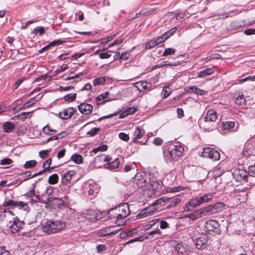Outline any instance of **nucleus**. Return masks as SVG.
Returning <instances> with one entry per match:
<instances>
[{
    "label": "nucleus",
    "instance_id": "1",
    "mask_svg": "<svg viewBox=\"0 0 255 255\" xmlns=\"http://www.w3.org/2000/svg\"><path fill=\"white\" fill-rule=\"evenodd\" d=\"M150 173L138 172L136 174L134 180V186L143 191H155L159 187V183L152 178Z\"/></svg>",
    "mask_w": 255,
    "mask_h": 255
},
{
    "label": "nucleus",
    "instance_id": "2",
    "mask_svg": "<svg viewBox=\"0 0 255 255\" xmlns=\"http://www.w3.org/2000/svg\"><path fill=\"white\" fill-rule=\"evenodd\" d=\"M66 227V223L60 220H48L41 227L43 232L50 235L57 233Z\"/></svg>",
    "mask_w": 255,
    "mask_h": 255
},
{
    "label": "nucleus",
    "instance_id": "3",
    "mask_svg": "<svg viewBox=\"0 0 255 255\" xmlns=\"http://www.w3.org/2000/svg\"><path fill=\"white\" fill-rule=\"evenodd\" d=\"M222 204L221 203H217L214 205H210L206 207L201 208L194 211L193 213L186 215L185 217H188L192 220H196L202 216L214 214L217 213L218 208H221Z\"/></svg>",
    "mask_w": 255,
    "mask_h": 255
},
{
    "label": "nucleus",
    "instance_id": "4",
    "mask_svg": "<svg viewBox=\"0 0 255 255\" xmlns=\"http://www.w3.org/2000/svg\"><path fill=\"white\" fill-rule=\"evenodd\" d=\"M129 214L128 205L126 203L120 204L116 208L110 209L109 211L110 218H116L117 220L124 219Z\"/></svg>",
    "mask_w": 255,
    "mask_h": 255
},
{
    "label": "nucleus",
    "instance_id": "5",
    "mask_svg": "<svg viewBox=\"0 0 255 255\" xmlns=\"http://www.w3.org/2000/svg\"><path fill=\"white\" fill-rule=\"evenodd\" d=\"M4 218L7 222V226L12 233L18 232L21 227L23 223L18 219H15L11 211H5Z\"/></svg>",
    "mask_w": 255,
    "mask_h": 255
},
{
    "label": "nucleus",
    "instance_id": "6",
    "mask_svg": "<svg viewBox=\"0 0 255 255\" xmlns=\"http://www.w3.org/2000/svg\"><path fill=\"white\" fill-rule=\"evenodd\" d=\"M201 156L206 158H209L213 160H219L220 157L219 152L210 147L204 148Z\"/></svg>",
    "mask_w": 255,
    "mask_h": 255
},
{
    "label": "nucleus",
    "instance_id": "7",
    "mask_svg": "<svg viewBox=\"0 0 255 255\" xmlns=\"http://www.w3.org/2000/svg\"><path fill=\"white\" fill-rule=\"evenodd\" d=\"M145 134V130L144 129L139 128V127L136 128L134 132L132 141L134 142H137L142 145H144L147 142V139H143L140 141L141 139Z\"/></svg>",
    "mask_w": 255,
    "mask_h": 255
},
{
    "label": "nucleus",
    "instance_id": "8",
    "mask_svg": "<svg viewBox=\"0 0 255 255\" xmlns=\"http://www.w3.org/2000/svg\"><path fill=\"white\" fill-rule=\"evenodd\" d=\"M220 225L218 222L214 220H211L207 221L205 225V228L207 231L213 232L215 234L220 232Z\"/></svg>",
    "mask_w": 255,
    "mask_h": 255
},
{
    "label": "nucleus",
    "instance_id": "9",
    "mask_svg": "<svg viewBox=\"0 0 255 255\" xmlns=\"http://www.w3.org/2000/svg\"><path fill=\"white\" fill-rule=\"evenodd\" d=\"M4 206H13L14 207H19V208L24 210H26L28 209V206L27 204L23 203L21 201L14 202L12 200H5L3 202Z\"/></svg>",
    "mask_w": 255,
    "mask_h": 255
},
{
    "label": "nucleus",
    "instance_id": "10",
    "mask_svg": "<svg viewBox=\"0 0 255 255\" xmlns=\"http://www.w3.org/2000/svg\"><path fill=\"white\" fill-rule=\"evenodd\" d=\"M78 108L81 114L87 115L90 114L92 112L93 107L90 104L83 103L78 106Z\"/></svg>",
    "mask_w": 255,
    "mask_h": 255
},
{
    "label": "nucleus",
    "instance_id": "11",
    "mask_svg": "<svg viewBox=\"0 0 255 255\" xmlns=\"http://www.w3.org/2000/svg\"><path fill=\"white\" fill-rule=\"evenodd\" d=\"M233 175L235 180L240 181L246 178L247 173L246 170L241 169H235L233 172Z\"/></svg>",
    "mask_w": 255,
    "mask_h": 255
},
{
    "label": "nucleus",
    "instance_id": "12",
    "mask_svg": "<svg viewBox=\"0 0 255 255\" xmlns=\"http://www.w3.org/2000/svg\"><path fill=\"white\" fill-rule=\"evenodd\" d=\"M201 127L206 131H211L216 128L217 124L216 123L204 120L201 124Z\"/></svg>",
    "mask_w": 255,
    "mask_h": 255
},
{
    "label": "nucleus",
    "instance_id": "13",
    "mask_svg": "<svg viewBox=\"0 0 255 255\" xmlns=\"http://www.w3.org/2000/svg\"><path fill=\"white\" fill-rule=\"evenodd\" d=\"M74 112L75 109L72 107H69L60 112L59 116L63 119H68L72 116Z\"/></svg>",
    "mask_w": 255,
    "mask_h": 255
},
{
    "label": "nucleus",
    "instance_id": "14",
    "mask_svg": "<svg viewBox=\"0 0 255 255\" xmlns=\"http://www.w3.org/2000/svg\"><path fill=\"white\" fill-rule=\"evenodd\" d=\"M207 243V240L205 237H201L195 241V244L198 249H204Z\"/></svg>",
    "mask_w": 255,
    "mask_h": 255
},
{
    "label": "nucleus",
    "instance_id": "15",
    "mask_svg": "<svg viewBox=\"0 0 255 255\" xmlns=\"http://www.w3.org/2000/svg\"><path fill=\"white\" fill-rule=\"evenodd\" d=\"M26 196L31 202L40 201L43 203H45L47 201H50L49 198H47V199H40L38 195L35 194L34 192H29L28 194H26Z\"/></svg>",
    "mask_w": 255,
    "mask_h": 255
},
{
    "label": "nucleus",
    "instance_id": "16",
    "mask_svg": "<svg viewBox=\"0 0 255 255\" xmlns=\"http://www.w3.org/2000/svg\"><path fill=\"white\" fill-rule=\"evenodd\" d=\"M217 119V115L216 112L213 109L208 110L205 120L216 123Z\"/></svg>",
    "mask_w": 255,
    "mask_h": 255
},
{
    "label": "nucleus",
    "instance_id": "17",
    "mask_svg": "<svg viewBox=\"0 0 255 255\" xmlns=\"http://www.w3.org/2000/svg\"><path fill=\"white\" fill-rule=\"evenodd\" d=\"M159 39V36L156 38H154L150 40L146 45L145 48L147 49H150L153 48L156 45L159 44L160 43L163 42L161 41V39Z\"/></svg>",
    "mask_w": 255,
    "mask_h": 255
},
{
    "label": "nucleus",
    "instance_id": "18",
    "mask_svg": "<svg viewBox=\"0 0 255 255\" xmlns=\"http://www.w3.org/2000/svg\"><path fill=\"white\" fill-rule=\"evenodd\" d=\"M151 84L146 81H140L136 83V87L139 91L149 89L151 87Z\"/></svg>",
    "mask_w": 255,
    "mask_h": 255
},
{
    "label": "nucleus",
    "instance_id": "19",
    "mask_svg": "<svg viewBox=\"0 0 255 255\" xmlns=\"http://www.w3.org/2000/svg\"><path fill=\"white\" fill-rule=\"evenodd\" d=\"M117 231H111L110 228H106L105 229L100 230L97 232V235L99 237H105L107 235H111L116 234Z\"/></svg>",
    "mask_w": 255,
    "mask_h": 255
},
{
    "label": "nucleus",
    "instance_id": "20",
    "mask_svg": "<svg viewBox=\"0 0 255 255\" xmlns=\"http://www.w3.org/2000/svg\"><path fill=\"white\" fill-rule=\"evenodd\" d=\"M177 31V27H174L169 31L164 33L162 35L159 36V39L161 41H164L170 36L172 35Z\"/></svg>",
    "mask_w": 255,
    "mask_h": 255
},
{
    "label": "nucleus",
    "instance_id": "21",
    "mask_svg": "<svg viewBox=\"0 0 255 255\" xmlns=\"http://www.w3.org/2000/svg\"><path fill=\"white\" fill-rule=\"evenodd\" d=\"M177 31V27H174L169 31L164 33L162 35L159 36V39L161 41H164L170 36L172 35Z\"/></svg>",
    "mask_w": 255,
    "mask_h": 255
},
{
    "label": "nucleus",
    "instance_id": "22",
    "mask_svg": "<svg viewBox=\"0 0 255 255\" xmlns=\"http://www.w3.org/2000/svg\"><path fill=\"white\" fill-rule=\"evenodd\" d=\"M120 161L118 158H116L114 161L106 163L104 165V167L107 169H115L119 167Z\"/></svg>",
    "mask_w": 255,
    "mask_h": 255
},
{
    "label": "nucleus",
    "instance_id": "23",
    "mask_svg": "<svg viewBox=\"0 0 255 255\" xmlns=\"http://www.w3.org/2000/svg\"><path fill=\"white\" fill-rule=\"evenodd\" d=\"M85 219H81L82 222H92L95 220V216L93 215V212L92 210H88L86 212Z\"/></svg>",
    "mask_w": 255,
    "mask_h": 255
},
{
    "label": "nucleus",
    "instance_id": "24",
    "mask_svg": "<svg viewBox=\"0 0 255 255\" xmlns=\"http://www.w3.org/2000/svg\"><path fill=\"white\" fill-rule=\"evenodd\" d=\"M14 125L10 122L4 123L3 125V129L4 132H10L14 128Z\"/></svg>",
    "mask_w": 255,
    "mask_h": 255
},
{
    "label": "nucleus",
    "instance_id": "25",
    "mask_svg": "<svg viewBox=\"0 0 255 255\" xmlns=\"http://www.w3.org/2000/svg\"><path fill=\"white\" fill-rule=\"evenodd\" d=\"M187 91L189 93H195L199 95H204L206 93L205 91L194 86L189 87Z\"/></svg>",
    "mask_w": 255,
    "mask_h": 255
},
{
    "label": "nucleus",
    "instance_id": "26",
    "mask_svg": "<svg viewBox=\"0 0 255 255\" xmlns=\"http://www.w3.org/2000/svg\"><path fill=\"white\" fill-rule=\"evenodd\" d=\"M187 91L189 93H195L199 95H204L206 93L205 91L194 86L189 87Z\"/></svg>",
    "mask_w": 255,
    "mask_h": 255
},
{
    "label": "nucleus",
    "instance_id": "27",
    "mask_svg": "<svg viewBox=\"0 0 255 255\" xmlns=\"http://www.w3.org/2000/svg\"><path fill=\"white\" fill-rule=\"evenodd\" d=\"M187 91L189 93H195L199 95H204L206 93L205 91L194 86L189 87Z\"/></svg>",
    "mask_w": 255,
    "mask_h": 255
},
{
    "label": "nucleus",
    "instance_id": "28",
    "mask_svg": "<svg viewBox=\"0 0 255 255\" xmlns=\"http://www.w3.org/2000/svg\"><path fill=\"white\" fill-rule=\"evenodd\" d=\"M235 126V123L232 121L223 122L221 128L223 130H230Z\"/></svg>",
    "mask_w": 255,
    "mask_h": 255
},
{
    "label": "nucleus",
    "instance_id": "29",
    "mask_svg": "<svg viewBox=\"0 0 255 255\" xmlns=\"http://www.w3.org/2000/svg\"><path fill=\"white\" fill-rule=\"evenodd\" d=\"M83 159L82 155L77 154H73L71 157V159L77 164L82 163L83 162Z\"/></svg>",
    "mask_w": 255,
    "mask_h": 255
},
{
    "label": "nucleus",
    "instance_id": "30",
    "mask_svg": "<svg viewBox=\"0 0 255 255\" xmlns=\"http://www.w3.org/2000/svg\"><path fill=\"white\" fill-rule=\"evenodd\" d=\"M106 82V78L104 77L96 78L93 80V85L94 86L99 85H103Z\"/></svg>",
    "mask_w": 255,
    "mask_h": 255
},
{
    "label": "nucleus",
    "instance_id": "31",
    "mask_svg": "<svg viewBox=\"0 0 255 255\" xmlns=\"http://www.w3.org/2000/svg\"><path fill=\"white\" fill-rule=\"evenodd\" d=\"M213 73V70L211 68H207L206 69L204 70L203 71H200L199 73L198 76L200 78H204L207 76V75H209Z\"/></svg>",
    "mask_w": 255,
    "mask_h": 255
},
{
    "label": "nucleus",
    "instance_id": "32",
    "mask_svg": "<svg viewBox=\"0 0 255 255\" xmlns=\"http://www.w3.org/2000/svg\"><path fill=\"white\" fill-rule=\"evenodd\" d=\"M109 93L107 92L104 94H102L96 98V101L98 104H101L104 103L105 101H107L106 99L107 98Z\"/></svg>",
    "mask_w": 255,
    "mask_h": 255
},
{
    "label": "nucleus",
    "instance_id": "33",
    "mask_svg": "<svg viewBox=\"0 0 255 255\" xmlns=\"http://www.w3.org/2000/svg\"><path fill=\"white\" fill-rule=\"evenodd\" d=\"M172 149L176 153V155L181 156L184 151V148L181 145H175L173 146Z\"/></svg>",
    "mask_w": 255,
    "mask_h": 255
},
{
    "label": "nucleus",
    "instance_id": "34",
    "mask_svg": "<svg viewBox=\"0 0 255 255\" xmlns=\"http://www.w3.org/2000/svg\"><path fill=\"white\" fill-rule=\"evenodd\" d=\"M201 204L199 197H197L196 198H193L191 199L188 202V204L189 206L192 207H195L197 206H199Z\"/></svg>",
    "mask_w": 255,
    "mask_h": 255
},
{
    "label": "nucleus",
    "instance_id": "35",
    "mask_svg": "<svg viewBox=\"0 0 255 255\" xmlns=\"http://www.w3.org/2000/svg\"><path fill=\"white\" fill-rule=\"evenodd\" d=\"M136 109L134 108L130 107L126 111L123 112L120 115V117L122 118L125 117L126 116L135 113Z\"/></svg>",
    "mask_w": 255,
    "mask_h": 255
},
{
    "label": "nucleus",
    "instance_id": "36",
    "mask_svg": "<svg viewBox=\"0 0 255 255\" xmlns=\"http://www.w3.org/2000/svg\"><path fill=\"white\" fill-rule=\"evenodd\" d=\"M174 249L180 254H183L186 251V247H184L183 245L180 244H176L174 247Z\"/></svg>",
    "mask_w": 255,
    "mask_h": 255
},
{
    "label": "nucleus",
    "instance_id": "37",
    "mask_svg": "<svg viewBox=\"0 0 255 255\" xmlns=\"http://www.w3.org/2000/svg\"><path fill=\"white\" fill-rule=\"evenodd\" d=\"M108 147L106 144H102L100 145L99 147L94 148L92 149V152L94 154H96L99 151H105L107 150Z\"/></svg>",
    "mask_w": 255,
    "mask_h": 255
},
{
    "label": "nucleus",
    "instance_id": "38",
    "mask_svg": "<svg viewBox=\"0 0 255 255\" xmlns=\"http://www.w3.org/2000/svg\"><path fill=\"white\" fill-rule=\"evenodd\" d=\"M212 197H213L212 194L211 193H209L204 196L200 197L199 199H200V201L202 204L204 202H208L209 200H210L212 198Z\"/></svg>",
    "mask_w": 255,
    "mask_h": 255
},
{
    "label": "nucleus",
    "instance_id": "39",
    "mask_svg": "<svg viewBox=\"0 0 255 255\" xmlns=\"http://www.w3.org/2000/svg\"><path fill=\"white\" fill-rule=\"evenodd\" d=\"M36 161L34 160H31L26 161L24 164L23 167L26 169H29L34 167L36 165Z\"/></svg>",
    "mask_w": 255,
    "mask_h": 255
},
{
    "label": "nucleus",
    "instance_id": "40",
    "mask_svg": "<svg viewBox=\"0 0 255 255\" xmlns=\"http://www.w3.org/2000/svg\"><path fill=\"white\" fill-rule=\"evenodd\" d=\"M170 199V198H168L167 197H163L162 198H160L159 199H157L154 203H153V205L155 206L158 204H162V203L164 202H168V200Z\"/></svg>",
    "mask_w": 255,
    "mask_h": 255
},
{
    "label": "nucleus",
    "instance_id": "41",
    "mask_svg": "<svg viewBox=\"0 0 255 255\" xmlns=\"http://www.w3.org/2000/svg\"><path fill=\"white\" fill-rule=\"evenodd\" d=\"M159 221V219H155L152 220H151L149 222L148 224H146L144 226L145 230H148L150 229L153 226H154L155 224L158 222Z\"/></svg>",
    "mask_w": 255,
    "mask_h": 255
},
{
    "label": "nucleus",
    "instance_id": "42",
    "mask_svg": "<svg viewBox=\"0 0 255 255\" xmlns=\"http://www.w3.org/2000/svg\"><path fill=\"white\" fill-rule=\"evenodd\" d=\"M58 176L56 174H53L50 176L48 178V182L51 184H54L58 182Z\"/></svg>",
    "mask_w": 255,
    "mask_h": 255
},
{
    "label": "nucleus",
    "instance_id": "43",
    "mask_svg": "<svg viewBox=\"0 0 255 255\" xmlns=\"http://www.w3.org/2000/svg\"><path fill=\"white\" fill-rule=\"evenodd\" d=\"M61 41L60 40H54L50 42L48 45L46 46L45 47H43L42 49L40 50V52H41L42 50H47L49 49V48L51 46H53L56 45H59V44L61 43Z\"/></svg>",
    "mask_w": 255,
    "mask_h": 255
},
{
    "label": "nucleus",
    "instance_id": "44",
    "mask_svg": "<svg viewBox=\"0 0 255 255\" xmlns=\"http://www.w3.org/2000/svg\"><path fill=\"white\" fill-rule=\"evenodd\" d=\"M76 93L69 94L65 95L64 97V99L66 101L72 102L76 99Z\"/></svg>",
    "mask_w": 255,
    "mask_h": 255
},
{
    "label": "nucleus",
    "instance_id": "45",
    "mask_svg": "<svg viewBox=\"0 0 255 255\" xmlns=\"http://www.w3.org/2000/svg\"><path fill=\"white\" fill-rule=\"evenodd\" d=\"M51 158H49L47 160L44 162L43 164V167L44 168V171H47L49 170L50 169H53V167L50 168V165L51 163Z\"/></svg>",
    "mask_w": 255,
    "mask_h": 255
},
{
    "label": "nucleus",
    "instance_id": "46",
    "mask_svg": "<svg viewBox=\"0 0 255 255\" xmlns=\"http://www.w3.org/2000/svg\"><path fill=\"white\" fill-rule=\"evenodd\" d=\"M65 135H66L65 132H63V133L58 134L56 135L52 136L47 139V142H48L50 141L56 140L58 138H61V137L64 136Z\"/></svg>",
    "mask_w": 255,
    "mask_h": 255
},
{
    "label": "nucleus",
    "instance_id": "47",
    "mask_svg": "<svg viewBox=\"0 0 255 255\" xmlns=\"http://www.w3.org/2000/svg\"><path fill=\"white\" fill-rule=\"evenodd\" d=\"M111 160V158L108 156V155H106L105 156L104 155H102V156H97L96 158H95V160L97 161V160H100V161H104L105 162H106V161H110Z\"/></svg>",
    "mask_w": 255,
    "mask_h": 255
},
{
    "label": "nucleus",
    "instance_id": "48",
    "mask_svg": "<svg viewBox=\"0 0 255 255\" xmlns=\"http://www.w3.org/2000/svg\"><path fill=\"white\" fill-rule=\"evenodd\" d=\"M30 112H22L20 114H18L14 117V118L16 119L22 120H24L26 116L28 115Z\"/></svg>",
    "mask_w": 255,
    "mask_h": 255
},
{
    "label": "nucleus",
    "instance_id": "49",
    "mask_svg": "<svg viewBox=\"0 0 255 255\" xmlns=\"http://www.w3.org/2000/svg\"><path fill=\"white\" fill-rule=\"evenodd\" d=\"M245 101L243 95L239 96L236 99V103L240 105H243L245 103Z\"/></svg>",
    "mask_w": 255,
    "mask_h": 255
},
{
    "label": "nucleus",
    "instance_id": "50",
    "mask_svg": "<svg viewBox=\"0 0 255 255\" xmlns=\"http://www.w3.org/2000/svg\"><path fill=\"white\" fill-rule=\"evenodd\" d=\"M44 28L41 26H37L34 29L33 33L35 34L39 33V35H42L44 32Z\"/></svg>",
    "mask_w": 255,
    "mask_h": 255
},
{
    "label": "nucleus",
    "instance_id": "51",
    "mask_svg": "<svg viewBox=\"0 0 255 255\" xmlns=\"http://www.w3.org/2000/svg\"><path fill=\"white\" fill-rule=\"evenodd\" d=\"M149 216L148 214H147V211L146 208L143 209L140 213H139L137 215V218L138 219H141L142 218L146 217L147 216Z\"/></svg>",
    "mask_w": 255,
    "mask_h": 255
},
{
    "label": "nucleus",
    "instance_id": "52",
    "mask_svg": "<svg viewBox=\"0 0 255 255\" xmlns=\"http://www.w3.org/2000/svg\"><path fill=\"white\" fill-rule=\"evenodd\" d=\"M147 214L149 216L152 215L154 214V213L156 212V208L154 207V206H150L148 208H146Z\"/></svg>",
    "mask_w": 255,
    "mask_h": 255
},
{
    "label": "nucleus",
    "instance_id": "53",
    "mask_svg": "<svg viewBox=\"0 0 255 255\" xmlns=\"http://www.w3.org/2000/svg\"><path fill=\"white\" fill-rule=\"evenodd\" d=\"M99 57L101 59H107L111 57L110 52H103L99 54Z\"/></svg>",
    "mask_w": 255,
    "mask_h": 255
},
{
    "label": "nucleus",
    "instance_id": "54",
    "mask_svg": "<svg viewBox=\"0 0 255 255\" xmlns=\"http://www.w3.org/2000/svg\"><path fill=\"white\" fill-rule=\"evenodd\" d=\"M43 132L46 134H50V132H56V130L51 129L50 127L47 125L44 127L42 129Z\"/></svg>",
    "mask_w": 255,
    "mask_h": 255
},
{
    "label": "nucleus",
    "instance_id": "55",
    "mask_svg": "<svg viewBox=\"0 0 255 255\" xmlns=\"http://www.w3.org/2000/svg\"><path fill=\"white\" fill-rule=\"evenodd\" d=\"M169 198L170 199L168 201H171V206H174L181 201V200L177 198Z\"/></svg>",
    "mask_w": 255,
    "mask_h": 255
},
{
    "label": "nucleus",
    "instance_id": "56",
    "mask_svg": "<svg viewBox=\"0 0 255 255\" xmlns=\"http://www.w3.org/2000/svg\"><path fill=\"white\" fill-rule=\"evenodd\" d=\"M119 136L120 139L123 140L124 141H128L129 139V136L128 134H126L125 132H120L119 134Z\"/></svg>",
    "mask_w": 255,
    "mask_h": 255
},
{
    "label": "nucleus",
    "instance_id": "57",
    "mask_svg": "<svg viewBox=\"0 0 255 255\" xmlns=\"http://www.w3.org/2000/svg\"><path fill=\"white\" fill-rule=\"evenodd\" d=\"M47 78H48L47 81H50L51 80L50 77H48L47 75L45 74L44 75H42L40 77L35 78L34 82H36L40 80H46Z\"/></svg>",
    "mask_w": 255,
    "mask_h": 255
},
{
    "label": "nucleus",
    "instance_id": "58",
    "mask_svg": "<svg viewBox=\"0 0 255 255\" xmlns=\"http://www.w3.org/2000/svg\"><path fill=\"white\" fill-rule=\"evenodd\" d=\"M175 52V51L174 49L172 48H167L165 50L164 52L163 53V56H167L169 55H172L174 54Z\"/></svg>",
    "mask_w": 255,
    "mask_h": 255
},
{
    "label": "nucleus",
    "instance_id": "59",
    "mask_svg": "<svg viewBox=\"0 0 255 255\" xmlns=\"http://www.w3.org/2000/svg\"><path fill=\"white\" fill-rule=\"evenodd\" d=\"M123 42V40L121 39H117L115 40V41L113 43H111L108 46V47H113L114 46H118L120 44H121Z\"/></svg>",
    "mask_w": 255,
    "mask_h": 255
},
{
    "label": "nucleus",
    "instance_id": "60",
    "mask_svg": "<svg viewBox=\"0 0 255 255\" xmlns=\"http://www.w3.org/2000/svg\"><path fill=\"white\" fill-rule=\"evenodd\" d=\"M115 35H116L114 34L113 35L110 36H108V37H107L106 38H104L102 39L101 40V43H102V44H106V43H107L108 42H109L110 41L112 40L114 38Z\"/></svg>",
    "mask_w": 255,
    "mask_h": 255
},
{
    "label": "nucleus",
    "instance_id": "61",
    "mask_svg": "<svg viewBox=\"0 0 255 255\" xmlns=\"http://www.w3.org/2000/svg\"><path fill=\"white\" fill-rule=\"evenodd\" d=\"M68 68V66L67 64H63L59 69L56 70V72L57 73H60L61 72H64Z\"/></svg>",
    "mask_w": 255,
    "mask_h": 255
},
{
    "label": "nucleus",
    "instance_id": "62",
    "mask_svg": "<svg viewBox=\"0 0 255 255\" xmlns=\"http://www.w3.org/2000/svg\"><path fill=\"white\" fill-rule=\"evenodd\" d=\"M169 154L170 155L171 158L173 160H177L178 157H179V156L176 155V153L175 152V151L172 148L171 150L169 151Z\"/></svg>",
    "mask_w": 255,
    "mask_h": 255
},
{
    "label": "nucleus",
    "instance_id": "63",
    "mask_svg": "<svg viewBox=\"0 0 255 255\" xmlns=\"http://www.w3.org/2000/svg\"><path fill=\"white\" fill-rule=\"evenodd\" d=\"M12 162V160L9 158L3 159L1 160V161H0V164L1 165H5V164L8 165V164H11Z\"/></svg>",
    "mask_w": 255,
    "mask_h": 255
},
{
    "label": "nucleus",
    "instance_id": "64",
    "mask_svg": "<svg viewBox=\"0 0 255 255\" xmlns=\"http://www.w3.org/2000/svg\"><path fill=\"white\" fill-rule=\"evenodd\" d=\"M100 130L99 128H92L88 132V134L91 136H93L95 135Z\"/></svg>",
    "mask_w": 255,
    "mask_h": 255
}]
</instances>
